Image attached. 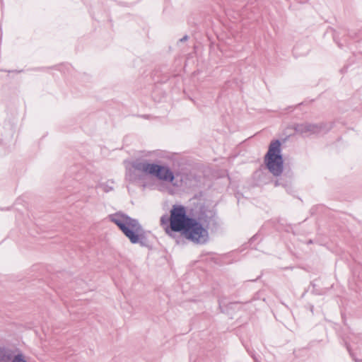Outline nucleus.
<instances>
[{
    "mask_svg": "<svg viewBox=\"0 0 362 362\" xmlns=\"http://www.w3.org/2000/svg\"><path fill=\"white\" fill-rule=\"evenodd\" d=\"M187 39H188V36H187V35H185L182 38H181V39H180V41H181V42H185V41H186Z\"/></svg>",
    "mask_w": 362,
    "mask_h": 362,
    "instance_id": "9",
    "label": "nucleus"
},
{
    "mask_svg": "<svg viewBox=\"0 0 362 362\" xmlns=\"http://www.w3.org/2000/svg\"><path fill=\"white\" fill-rule=\"evenodd\" d=\"M324 128L322 124H313L303 122L295 124L293 129L295 132L300 135H310L320 133Z\"/></svg>",
    "mask_w": 362,
    "mask_h": 362,
    "instance_id": "6",
    "label": "nucleus"
},
{
    "mask_svg": "<svg viewBox=\"0 0 362 362\" xmlns=\"http://www.w3.org/2000/svg\"><path fill=\"white\" fill-rule=\"evenodd\" d=\"M110 221L116 224L132 244L139 243L146 246V237L138 220L122 212H117L108 216Z\"/></svg>",
    "mask_w": 362,
    "mask_h": 362,
    "instance_id": "1",
    "label": "nucleus"
},
{
    "mask_svg": "<svg viewBox=\"0 0 362 362\" xmlns=\"http://www.w3.org/2000/svg\"><path fill=\"white\" fill-rule=\"evenodd\" d=\"M170 213V216L164 214L160 217V226L168 235H171L173 232L181 233L192 217L187 214L182 205H173Z\"/></svg>",
    "mask_w": 362,
    "mask_h": 362,
    "instance_id": "2",
    "label": "nucleus"
},
{
    "mask_svg": "<svg viewBox=\"0 0 362 362\" xmlns=\"http://www.w3.org/2000/svg\"><path fill=\"white\" fill-rule=\"evenodd\" d=\"M24 356L22 351L18 349L0 346V362H14L16 358L21 359Z\"/></svg>",
    "mask_w": 362,
    "mask_h": 362,
    "instance_id": "7",
    "label": "nucleus"
},
{
    "mask_svg": "<svg viewBox=\"0 0 362 362\" xmlns=\"http://www.w3.org/2000/svg\"><path fill=\"white\" fill-rule=\"evenodd\" d=\"M181 234L186 239L196 244H205L209 240L207 229L197 219L192 217Z\"/></svg>",
    "mask_w": 362,
    "mask_h": 362,
    "instance_id": "5",
    "label": "nucleus"
},
{
    "mask_svg": "<svg viewBox=\"0 0 362 362\" xmlns=\"http://www.w3.org/2000/svg\"><path fill=\"white\" fill-rule=\"evenodd\" d=\"M278 185H279L278 181H276V182H275V185H276V186H277Z\"/></svg>",
    "mask_w": 362,
    "mask_h": 362,
    "instance_id": "11",
    "label": "nucleus"
},
{
    "mask_svg": "<svg viewBox=\"0 0 362 362\" xmlns=\"http://www.w3.org/2000/svg\"><path fill=\"white\" fill-rule=\"evenodd\" d=\"M14 362H27L26 359H25V356H24L23 358H22L21 359L20 358H16V359L15 360Z\"/></svg>",
    "mask_w": 362,
    "mask_h": 362,
    "instance_id": "8",
    "label": "nucleus"
},
{
    "mask_svg": "<svg viewBox=\"0 0 362 362\" xmlns=\"http://www.w3.org/2000/svg\"><path fill=\"white\" fill-rule=\"evenodd\" d=\"M354 360H355V361H356V362H362V360L358 361V360H357V359H356V358H354Z\"/></svg>",
    "mask_w": 362,
    "mask_h": 362,
    "instance_id": "10",
    "label": "nucleus"
},
{
    "mask_svg": "<svg viewBox=\"0 0 362 362\" xmlns=\"http://www.w3.org/2000/svg\"><path fill=\"white\" fill-rule=\"evenodd\" d=\"M281 143L279 140L273 141L264 156V162L269 171L274 176H279L284 170V160L281 154Z\"/></svg>",
    "mask_w": 362,
    "mask_h": 362,
    "instance_id": "4",
    "label": "nucleus"
},
{
    "mask_svg": "<svg viewBox=\"0 0 362 362\" xmlns=\"http://www.w3.org/2000/svg\"><path fill=\"white\" fill-rule=\"evenodd\" d=\"M133 168L145 175L156 177L159 180L173 182L175 180L173 172L169 167L156 163H150L147 160H136L132 163Z\"/></svg>",
    "mask_w": 362,
    "mask_h": 362,
    "instance_id": "3",
    "label": "nucleus"
}]
</instances>
